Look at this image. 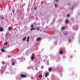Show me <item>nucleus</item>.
<instances>
[{
  "label": "nucleus",
  "mask_w": 80,
  "mask_h": 80,
  "mask_svg": "<svg viewBox=\"0 0 80 80\" xmlns=\"http://www.w3.org/2000/svg\"><path fill=\"white\" fill-rule=\"evenodd\" d=\"M21 77L22 78H26L27 77L26 75L22 74H21Z\"/></svg>",
  "instance_id": "1"
},
{
  "label": "nucleus",
  "mask_w": 80,
  "mask_h": 80,
  "mask_svg": "<svg viewBox=\"0 0 80 80\" xmlns=\"http://www.w3.org/2000/svg\"><path fill=\"white\" fill-rule=\"evenodd\" d=\"M49 75V72H46L45 73V77H48V75Z\"/></svg>",
  "instance_id": "2"
},
{
  "label": "nucleus",
  "mask_w": 80,
  "mask_h": 80,
  "mask_svg": "<svg viewBox=\"0 0 80 80\" xmlns=\"http://www.w3.org/2000/svg\"><path fill=\"white\" fill-rule=\"evenodd\" d=\"M41 38H38L37 39V41H40V40H41Z\"/></svg>",
  "instance_id": "3"
},
{
  "label": "nucleus",
  "mask_w": 80,
  "mask_h": 80,
  "mask_svg": "<svg viewBox=\"0 0 80 80\" xmlns=\"http://www.w3.org/2000/svg\"><path fill=\"white\" fill-rule=\"evenodd\" d=\"M59 53L60 54H63V51L62 50H61L59 51Z\"/></svg>",
  "instance_id": "4"
},
{
  "label": "nucleus",
  "mask_w": 80,
  "mask_h": 80,
  "mask_svg": "<svg viewBox=\"0 0 80 80\" xmlns=\"http://www.w3.org/2000/svg\"><path fill=\"white\" fill-rule=\"evenodd\" d=\"M10 30H12V27H9L8 28V30H9V31H10Z\"/></svg>",
  "instance_id": "5"
},
{
  "label": "nucleus",
  "mask_w": 80,
  "mask_h": 80,
  "mask_svg": "<svg viewBox=\"0 0 80 80\" xmlns=\"http://www.w3.org/2000/svg\"><path fill=\"white\" fill-rule=\"evenodd\" d=\"M3 30V29L2 28H0V32H2Z\"/></svg>",
  "instance_id": "6"
},
{
  "label": "nucleus",
  "mask_w": 80,
  "mask_h": 80,
  "mask_svg": "<svg viewBox=\"0 0 80 80\" xmlns=\"http://www.w3.org/2000/svg\"><path fill=\"white\" fill-rule=\"evenodd\" d=\"M33 30H36V28H32L30 29L31 31H32Z\"/></svg>",
  "instance_id": "7"
},
{
  "label": "nucleus",
  "mask_w": 80,
  "mask_h": 80,
  "mask_svg": "<svg viewBox=\"0 0 80 80\" xmlns=\"http://www.w3.org/2000/svg\"><path fill=\"white\" fill-rule=\"evenodd\" d=\"M36 30L37 31H39V30H40V28H39V27H38L37 28Z\"/></svg>",
  "instance_id": "8"
},
{
  "label": "nucleus",
  "mask_w": 80,
  "mask_h": 80,
  "mask_svg": "<svg viewBox=\"0 0 80 80\" xmlns=\"http://www.w3.org/2000/svg\"><path fill=\"white\" fill-rule=\"evenodd\" d=\"M34 59V57L33 56H32L31 58V59L32 60H33V59Z\"/></svg>",
  "instance_id": "9"
},
{
  "label": "nucleus",
  "mask_w": 80,
  "mask_h": 80,
  "mask_svg": "<svg viewBox=\"0 0 80 80\" xmlns=\"http://www.w3.org/2000/svg\"><path fill=\"white\" fill-rule=\"evenodd\" d=\"M39 78H42V75H39Z\"/></svg>",
  "instance_id": "10"
},
{
  "label": "nucleus",
  "mask_w": 80,
  "mask_h": 80,
  "mask_svg": "<svg viewBox=\"0 0 80 80\" xmlns=\"http://www.w3.org/2000/svg\"><path fill=\"white\" fill-rule=\"evenodd\" d=\"M29 41V37H28L27 38V42H28Z\"/></svg>",
  "instance_id": "11"
},
{
  "label": "nucleus",
  "mask_w": 80,
  "mask_h": 80,
  "mask_svg": "<svg viewBox=\"0 0 80 80\" xmlns=\"http://www.w3.org/2000/svg\"><path fill=\"white\" fill-rule=\"evenodd\" d=\"M26 39V37H25L23 39V41H25V39Z\"/></svg>",
  "instance_id": "12"
},
{
  "label": "nucleus",
  "mask_w": 80,
  "mask_h": 80,
  "mask_svg": "<svg viewBox=\"0 0 80 80\" xmlns=\"http://www.w3.org/2000/svg\"><path fill=\"white\" fill-rule=\"evenodd\" d=\"M66 23H68V20H66Z\"/></svg>",
  "instance_id": "13"
},
{
  "label": "nucleus",
  "mask_w": 80,
  "mask_h": 80,
  "mask_svg": "<svg viewBox=\"0 0 80 80\" xmlns=\"http://www.w3.org/2000/svg\"><path fill=\"white\" fill-rule=\"evenodd\" d=\"M1 51L2 52H5V50H4L3 49H1Z\"/></svg>",
  "instance_id": "14"
},
{
  "label": "nucleus",
  "mask_w": 80,
  "mask_h": 80,
  "mask_svg": "<svg viewBox=\"0 0 80 80\" xmlns=\"http://www.w3.org/2000/svg\"><path fill=\"white\" fill-rule=\"evenodd\" d=\"M64 35H67V34H68V33L66 32L65 33H64Z\"/></svg>",
  "instance_id": "15"
},
{
  "label": "nucleus",
  "mask_w": 80,
  "mask_h": 80,
  "mask_svg": "<svg viewBox=\"0 0 80 80\" xmlns=\"http://www.w3.org/2000/svg\"><path fill=\"white\" fill-rule=\"evenodd\" d=\"M65 29V27H63L62 28V30H64Z\"/></svg>",
  "instance_id": "16"
},
{
  "label": "nucleus",
  "mask_w": 80,
  "mask_h": 80,
  "mask_svg": "<svg viewBox=\"0 0 80 80\" xmlns=\"http://www.w3.org/2000/svg\"><path fill=\"white\" fill-rule=\"evenodd\" d=\"M7 44V42H5L4 43V45H6Z\"/></svg>",
  "instance_id": "17"
},
{
  "label": "nucleus",
  "mask_w": 80,
  "mask_h": 80,
  "mask_svg": "<svg viewBox=\"0 0 80 80\" xmlns=\"http://www.w3.org/2000/svg\"><path fill=\"white\" fill-rule=\"evenodd\" d=\"M15 63H14V62H12V65H15Z\"/></svg>",
  "instance_id": "18"
},
{
  "label": "nucleus",
  "mask_w": 80,
  "mask_h": 80,
  "mask_svg": "<svg viewBox=\"0 0 80 80\" xmlns=\"http://www.w3.org/2000/svg\"><path fill=\"white\" fill-rule=\"evenodd\" d=\"M70 15L69 14H68L67 15V17H69Z\"/></svg>",
  "instance_id": "19"
},
{
  "label": "nucleus",
  "mask_w": 80,
  "mask_h": 80,
  "mask_svg": "<svg viewBox=\"0 0 80 80\" xmlns=\"http://www.w3.org/2000/svg\"><path fill=\"white\" fill-rule=\"evenodd\" d=\"M53 70V68H50V71H52Z\"/></svg>",
  "instance_id": "20"
},
{
  "label": "nucleus",
  "mask_w": 80,
  "mask_h": 80,
  "mask_svg": "<svg viewBox=\"0 0 80 80\" xmlns=\"http://www.w3.org/2000/svg\"><path fill=\"white\" fill-rule=\"evenodd\" d=\"M55 7H57V5L56 4H55Z\"/></svg>",
  "instance_id": "21"
},
{
  "label": "nucleus",
  "mask_w": 80,
  "mask_h": 80,
  "mask_svg": "<svg viewBox=\"0 0 80 80\" xmlns=\"http://www.w3.org/2000/svg\"><path fill=\"white\" fill-rule=\"evenodd\" d=\"M43 67H44L43 66H41V68L42 69H43Z\"/></svg>",
  "instance_id": "22"
},
{
  "label": "nucleus",
  "mask_w": 80,
  "mask_h": 80,
  "mask_svg": "<svg viewBox=\"0 0 80 80\" xmlns=\"http://www.w3.org/2000/svg\"><path fill=\"white\" fill-rule=\"evenodd\" d=\"M31 27L32 28H33V25H32L31 26Z\"/></svg>",
  "instance_id": "23"
},
{
  "label": "nucleus",
  "mask_w": 80,
  "mask_h": 80,
  "mask_svg": "<svg viewBox=\"0 0 80 80\" xmlns=\"http://www.w3.org/2000/svg\"><path fill=\"white\" fill-rule=\"evenodd\" d=\"M37 9V8L36 7H35L34 8V10H36Z\"/></svg>",
  "instance_id": "24"
},
{
  "label": "nucleus",
  "mask_w": 80,
  "mask_h": 80,
  "mask_svg": "<svg viewBox=\"0 0 80 80\" xmlns=\"http://www.w3.org/2000/svg\"><path fill=\"white\" fill-rule=\"evenodd\" d=\"M49 72H50V68H49Z\"/></svg>",
  "instance_id": "25"
},
{
  "label": "nucleus",
  "mask_w": 80,
  "mask_h": 80,
  "mask_svg": "<svg viewBox=\"0 0 80 80\" xmlns=\"http://www.w3.org/2000/svg\"><path fill=\"white\" fill-rule=\"evenodd\" d=\"M4 63H5V62H2V64H4Z\"/></svg>",
  "instance_id": "26"
},
{
  "label": "nucleus",
  "mask_w": 80,
  "mask_h": 80,
  "mask_svg": "<svg viewBox=\"0 0 80 80\" xmlns=\"http://www.w3.org/2000/svg\"><path fill=\"white\" fill-rule=\"evenodd\" d=\"M69 42H71V40H69Z\"/></svg>",
  "instance_id": "27"
},
{
  "label": "nucleus",
  "mask_w": 80,
  "mask_h": 80,
  "mask_svg": "<svg viewBox=\"0 0 80 80\" xmlns=\"http://www.w3.org/2000/svg\"><path fill=\"white\" fill-rule=\"evenodd\" d=\"M56 1H57V2H58V0H55Z\"/></svg>",
  "instance_id": "28"
},
{
  "label": "nucleus",
  "mask_w": 80,
  "mask_h": 80,
  "mask_svg": "<svg viewBox=\"0 0 80 80\" xmlns=\"http://www.w3.org/2000/svg\"><path fill=\"white\" fill-rule=\"evenodd\" d=\"M15 12V11H14V10H13V11H12V12Z\"/></svg>",
  "instance_id": "29"
},
{
  "label": "nucleus",
  "mask_w": 80,
  "mask_h": 80,
  "mask_svg": "<svg viewBox=\"0 0 80 80\" xmlns=\"http://www.w3.org/2000/svg\"><path fill=\"white\" fill-rule=\"evenodd\" d=\"M3 48H5L3 47Z\"/></svg>",
  "instance_id": "30"
}]
</instances>
